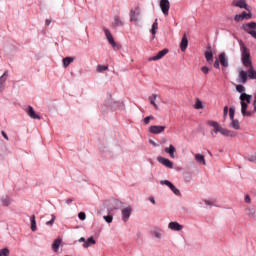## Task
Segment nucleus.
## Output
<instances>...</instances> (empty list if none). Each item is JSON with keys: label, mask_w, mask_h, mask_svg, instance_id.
<instances>
[{"label": "nucleus", "mask_w": 256, "mask_h": 256, "mask_svg": "<svg viewBox=\"0 0 256 256\" xmlns=\"http://www.w3.org/2000/svg\"><path fill=\"white\" fill-rule=\"evenodd\" d=\"M245 19H251V14L243 11L241 14H237L234 16V21L239 23L240 21H245Z\"/></svg>", "instance_id": "obj_10"}, {"label": "nucleus", "mask_w": 256, "mask_h": 256, "mask_svg": "<svg viewBox=\"0 0 256 256\" xmlns=\"http://www.w3.org/2000/svg\"><path fill=\"white\" fill-rule=\"evenodd\" d=\"M165 153H168V155H170L171 159H175V146H173V144H170L169 147H166L164 149Z\"/></svg>", "instance_id": "obj_19"}, {"label": "nucleus", "mask_w": 256, "mask_h": 256, "mask_svg": "<svg viewBox=\"0 0 256 256\" xmlns=\"http://www.w3.org/2000/svg\"><path fill=\"white\" fill-rule=\"evenodd\" d=\"M45 25H51V20L47 19V20L45 21Z\"/></svg>", "instance_id": "obj_51"}, {"label": "nucleus", "mask_w": 256, "mask_h": 256, "mask_svg": "<svg viewBox=\"0 0 256 256\" xmlns=\"http://www.w3.org/2000/svg\"><path fill=\"white\" fill-rule=\"evenodd\" d=\"M229 117L231 121L235 119V108H229Z\"/></svg>", "instance_id": "obj_35"}, {"label": "nucleus", "mask_w": 256, "mask_h": 256, "mask_svg": "<svg viewBox=\"0 0 256 256\" xmlns=\"http://www.w3.org/2000/svg\"><path fill=\"white\" fill-rule=\"evenodd\" d=\"M248 161H250L251 163H256V156L249 157Z\"/></svg>", "instance_id": "obj_45"}, {"label": "nucleus", "mask_w": 256, "mask_h": 256, "mask_svg": "<svg viewBox=\"0 0 256 256\" xmlns=\"http://www.w3.org/2000/svg\"><path fill=\"white\" fill-rule=\"evenodd\" d=\"M195 159L197 163H201L202 165H207V162L205 161V156L202 154H195Z\"/></svg>", "instance_id": "obj_25"}, {"label": "nucleus", "mask_w": 256, "mask_h": 256, "mask_svg": "<svg viewBox=\"0 0 256 256\" xmlns=\"http://www.w3.org/2000/svg\"><path fill=\"white\" fill-rule=\"evenodd\" d=\"M236 91H238V93H241V95H243V93H245V86L239 84L236 86Z\"/></svg>", "instance_id": "obj_32"}, {"label": "nucleus", "mask_w": 256, "mask_h": 256, "mask_svg": "<svg viewBox=\"0 0 256 256\" xmlns=\"http://www.w3.org/2000/svg\"><path fill=\"white\" fill-rule=\"evenodd\" d=\"M166 127L165 126H150L149 127V133H152V135H159L165 131Z\"/></svg>", "instance_id": "obj_8"}, {"label": "nucleus", "mask_w": 256, "mask_h": 256, "mask_svg": "<svg viewBox=\"0 0 256 256\" xmlns=\"http://www.w3.org/2000/svg\"><path fill=\"white\" fill-rule=\"evenodd\" d=\"M148 200H149L150 202H152L153 205H156V203H157V202L155 201V198H154L153 196L149 197Z\"/></svg>", "instance_id": "obj_47"}, {"label": "nucleus", "mask_w": 256, "mask_h": 256, "mask_svg": "<svg viewBox=\"0 0 256 256\" xmlns=\"http://www.w3.org/2000/svg\"><path fill=\"white\" fill-rule=\"evenodd\" d=\"M219 61L222 67H229V59L227 58V54L225 52L219 54Z\"/></svg>", "instance_id": "obj_12"}, {"label": "nucleus", "mask_w": 256, "mask_h": 256, "mask_svg": "<svg viewBox=\"0 0 256 256\" xmlns=\"http://www.w3.org/2000/svg\"><path fill=\"white\" fill-rule=\"evenodd\" d=\"M205 59L209 65L213 64V52L211 51V46L208 47V50L204 53Z\"/></svg>", "instance_id": "obj_17"}, {"label": "nucleus", "mask_w": 256, "mask_h": 256, "mask_svg": "<svg viewBox=\"0 0 256 256\" xmlns=\"http://www.w3.org/2000/svg\"><path fill=\"white\" fill-rule=\"evenodd\" d=\"M189 46V40L187 39V34H184L180 43V49L183 53L187 51V47Z\"/></svg>", "instance_id": "obj_14"}, {"label": "nucleus", "mask_w": 256, "mask_h": 256, "mask_svg": "<svg viewBox=\"0 0 256 256\" xmlns=\"http://www.w3.org/2000/svg\"><path fill=\"white\" fill-rule=\"evenodd\" d=\"M160 8L162 13L165 15V17H167V15H169V9L171 8V3H169V0H161Z\"/></svg>", "instance_id": "obj_7"}, {"label": "nucleus", "mask_w": 256, "mask_h": 256, "mask_svg": "<svg viewBox=\"0 0 256 256\" xmlns=\"http://www.w3.org/2000/svg\"><path fill=\"white\" fill-rule=\"evenodd\" d=\"M162 236H163V234L161 233V231L154 232V237H156L157 239H161Z\"/></svg>", "instance_id": "obj_43"}, {"label": "nucleus", "mask_w": 256, "mask_h": 256, "mask_svg": "<svg viewBox=\"0 0 256 256\" xmlns=\"http://www.w3.org/2000/svg\"><path fill=\"white\" fill-rule=\"evenodd\" d=\"M95 243H97L95 241V238H93V236H91L90 238H88L86 240V243L83 244L84 249H89V247H91V245H95Z\"/></svg>", "instance_id": "obj_22"}, {"label": "nucleus", "mask_w": 256, "mask_h": 256, "mask_svg": "<svg viewBox=\"0 0 256 256\" xmlns=\"http://www.w3.org/2000/svg\"><path fill=\"white\" fill-rule=\"evenodd\" d=\"M229 113V106H225L223 110V117L224 119L227 117V114Z\"/></svg>", "instance_id": "obj_41"}, {"label": "nucleus", "mask_w": 256, "mask_h": 256, "mask_svg": "<svg viewBox=\"0 0 256 256\" xmlns=\"http://www.w3.org/2000/svg\"><path fill=\"white\" fill-rule=\"evenodd\" d=\"M195 109H203V102L199 99H196V103L194 105Z\"/></svg>", "instance_id": "obj_33"}, {"label": "nucleus", "mask_w": 256, "mask_h": 256, "mask_svg": "<svg viewBox=\"0 0 256 256\" xmlns=\"http://www.w3.org/2000/svg\"><path fill=\"white\" fill-rule=\"evenodd\" d=\"M73 61H75V58L72 57H66L63 59V65L64 67H69L70 64L73 63Z\"/></svg>", "instance_id": "obj_27"}, {"label": "nucleus", "mask_w": 256, "mask_h": 256, "mask_svg": "<svg viewBox=\"0 0 256 256\" xmlns=\"http://www.w3.org/2000/svg\"><path fill=\"white\" fill-rule=\"evenodd\" d=\"M201 71H202V73H204V75H209V67L203 66L201 68Z\"/></svg>", "instance_id": "obj_40"}, {"label": "nucleus", "mask_w": 256, "mask_h": 256, "mask_svg": "<svg viewBox=\"0 0 256 256\" xmlns=\"http://www.w3.org/2000/svg\"><path fill=\"white\" fill-rule=\"evenodd\" d=\"M104 220L106 221V223H113V216H104Z\"/></svg>", "instance_id": "obj_39"}, {"label": "nucleus", "mask_w": 256, "mask_h": 256, "mask_svg": "<svg viewBox=\"0 0 256 256\" xmlns=\"http://www.w3.org/2000/svg\"><path fill=\"white\" fill-rule=\"evenodd\" d=\"M157 159L161 163V165H164V167H167L168 169H173V162H171V160L161 156Z\"/></svg>", "instance_id": "obj_13"}, {"label": "nucleus", "mask_w": 256, "mask_h": 256, "mask_svg": "<svg viewBox=\"0 0 256 256\" xmlns=\"http://www.w3.org/2000/svg\"><path fill=\"white\" fill-rule=\"evenodd\" d=\"M162 185H167V187H169L171 189V191H173L174 195H181V192L179 191V189H177L175 187V185H173V183H171V181L169 180H163L161 181Z\"/></svg>", "instance_id": "obj_11"}, {"label": "nucleus", "mask_w": 256, "mask_h": 256, "mask_svg": "<svg viewBox=\"0 0 256 256\" xmlns=\"http://www.w3.org/2000/svg\"><path fill=\"white\" fill-rule=\"evenodd\" d=\"M26 113L30 117V119H41V116L35 113V109H33L32 106H28V108L26 109Z\"/></svg>", "instance_id": "obj_15"}, {"label": "nucleus", "mask_w": 256, "mask_h": 256, "mask_svg": "<svg viewBox=\"0 0 256 256\" xmlns=\"http://www.w3.org/2000/svg\"><path fill=\"white\" fill-rule=\"evenodd\" d=\"M204 203H205L206 205H213V202H211L210 200H204Z\"/></svg>", "instance_id": "obj_50"}, {"label": "nucleus", "mask_w": 256, "mask_h": 256, "mask_svg": "<svg viewBox=\"0 0 256 256\" xmlns=\"http://www.w3.org/2000/svg\"><path fill=\"white\" fill-rule=\"evenodd\" d=\"M10 253L9 248L0 249V256H9Z\"/></svg>", "instance_id": "obj_31"}, {"label": "nucleus", "mask_w": 256, "mask_h": 256, "mask_svg": "<svg viewBox=\"0 0 256 256\" xmlns=\"http://www.w3.org/2000/svg\"><path fill=\"white\" fill-rule=\"evenodd\" d=\"M7 77H9V72L5 71L3 75L0 77V87L5 90V83L7 81Z\"/></svg>", "instance_id": "obj_21"}, {"label": "nucleus", "mask_w": 256, "mask_h": 256, "mask_svg": "<svg viewBox=\"0 0 256 256\" xmlns=\"http://www.w3.org/2000/svg\"><path fill=\"white\" fill-rule=\"evenodd\" d=\"M104 33L108 43L111 44V47L114 49V51H119L121 49V46L115 42V39H113V35L111 34V31H109V29L107 28H104Z\"/></svg>", "instance_id": "obj_4"}, {"label": "nucleus", "mask_w": 256, "mask_h": 256, "mask_svg": "<svg viewBox=\"0 0 256 256\" xmlns=\"http://www.w3.org/2000/svg\"><path fill=\"white\" fill-rule=\"evenodd\" d=\"M157 29H159V23H157V19H156L155 22L152 24V29H151L152 35L157 34Z\"/></svg>", "instance_id": "obj_29"}, {"label": "nucleus", "mask_w": 256, "mask_h": 256, "mask_svg": "<svg viewBox=\"0 0 256 256\" xmlns=\"http://www.w3.org/2000/svg\"><path fill=\"white\" fill-rule=\"evenodd\" d=\"M78 217L80 221H85V219H87V215L85 214V212H80L78 214Z\"/></svg>", "instance_id": "obj_36"}, {"label": "nucleus", "mask_w": 256, "mask_h": 256, "mask_svg": "<svg viewBox=\"0 0 256 256\" xmlns=\"http://www.w3.org/2000/svg\"><path fill=\"white\" fill-rule=\"evenodd\" d=\"M149 101L155 109H159V106L157 105V103H155V101H157V94H152L151 96H149Z\"/></svg>", "instance_id": "obj_24"}, {"label": "nucleus", "mask_w": 256, "mask_h": 256, "mask_svg": "<svg viewBox=\"0 0 256 256\" xmlns=\"http://www.w3.org/2000/svg\"><path fill=\"white\" fill-rule=\"evenodd\" d=\"M55 219H56L55 215H52V219L50 221L46 222V225H48V226L53 225L55 223Z\"/></svg>", "instance_id": "obj_42"}, {"label": "nucleus", "mask_w": 256, "mask_h": 256, "mask_svg": "<svg viewBox=\"0 0 256 256\" xmlns=\"http://www.w3.org/2000/svg\"><path fill=\"white\" fill-rule=\"evenodd\" d=\"M168 227L171 229V231H182L183 229V225L179 224L178 222H170Z\"/></svg>", "instance_id": "obj_18"}, {"label": "nucleus", "mask_w": 256, "mask_h": 256, "mask_svg": "<svg viewBox=\"0 0 256 256\" xmlns=\"http://www.w3.org/2000/svg\"><path fill=\"white\" fill-rule=\"evenodd\" d=\"M153 119H155V117H153V116H148V117L144 118L145 125H149V122L153 121Z\"/></svg>", "instance_id": "obj_38"}, {"label": "nucleus", "mask_w": 256, "mask_h": 256, "mask_svg": "<svg viewBox=\"0 0 256 256\" xmlns=\"http://www.w3.org/2000/svg\"><path fill=\"white\" fill-rule=\"evenodd\" d=\"M30 221H31V231H37V222L35 221V215H32L30 217Z\"/></svg>", "instance_id": "obj_28"}, {"label": "nucleus", "mask_w": 256, "mask_h": 256, "mask_svg": "<svg viewBox=\"0 0 256 256\" xmlns=\"http://www.w3.org/2000/svg\"><path fill=\"white\" fill-rule=\"evenodd\" d=\"M1 202L4 207H9V205H11V198H9V196H4L2 197Z\"/></svg>", "instance_id": "obj_26"}, {"label": "nucleus", "mask_w": 256, "mask_h": 256, "mask_svg": "<svg viewBox=\"0 0 256 256\" xmlns=\"http://www.w3.org/2000/svg\"><path fill=\"white\" fill-rule=\"evenodd\" d=\"M107 69H109V66H105V65H98L96 68V71L98 73H103V71H107Z\"/></svg>", "instance_id": "obj_30"}, {"label": "nucleus", "mask_w": 256, "mask_h": 256, "mask_svg": "<svg viewBox=\"0 0 256 256\" xmlns=\"http://www.w3.org/2000/svg\"><path fill=\"white\" fill-rule=\"evenodd\" d=\"M248 216L249 217H255V209L253 208H247Z\"/></svg>", "instance_id": "obj_37"}, {"label": "nucleus", "mask_w": 256, "mask_h": 256, "mask_svg": "<svg viewBox=\"0 0 256 256\" xmlns=\"http://www.w3.org/2000/svg\"><path fill=\"white\" fill-rule=\"evenodd\" d=\"M130 21L137 22V14L133 10L130 11Z\"/></svg>", "instance_id": "obj_34"}, {"label": "nucleus", "mask_w": 256, "mask_h": 256, "mask_svg": "<svg viewBox=\"0 0 256 256\" xmlns=\"http://www.w3.org/2000/svg\"><path fill=\"white\" fill-rule=\"evenodd\" d=\"M207 125L213 127V131L215 134L221 133L224 137H237V133L235 131L225 129L215 121L210 120L207 122Z\"/></svg>", "instance_id": "obj_2"}, {"label": "nucleus", "mask_w": 256, "mask_h": 256, "mask_svg": "<svg viewBox=\"0 0 256 256\" xmlns=\"http://www.w3.org/2000/svg\"><path fill=\"white\" fill-rule=\"evenodd\" d=\"M241 62L242 65H244L248 70L245 71L243 69H240L238 71V83H242V85H245L247 81H249V79H256V71L253 67V61H251V52L244 44H242Z\"/></svg>", "instance_id": "obj_1"}, {"label": "nucleus", "mask_w": 256, "mask_h": 256, "mask_svg": "<svg viewBox=\"0 0 256 256\" xmlns=\"http://www.w3.org/2000/svg\"><path fill=\"white\" fill-rule=\"evenodd\" d=\"M232 129H235L236 131H239L241 129V125L239 124V120L233 119L231 120V123L229 125Z\"/></svg>", "instance_id": "obj_23"}, {"label": "nucleus", "mask_w": 256, "mask_h": 256, "mask_svg": "<svg viewBox=\"0 0 256 256\" xmlns=\"http://www.w3.org/2000/svg\"><path fill=\"white\" fill-rule=\"evenodd\" d=\"M79 243H86V240H85V237H81L79 240H78Z\"/></svg>", "instance_id": "obj_49"}, {"label": "nucleus", "mask_w": 256, "mask_h": 256, "mask_svg": "<svg viewBox=\"0 0 256 256\" xmlns=\"http://www.w3.org/2000/svg\"><path fill=\"white\" fill-rule=\"evenodd\" d=\"M219 63H220L219 59H216L215 62H214L215 69H219V67H220Z\"/></svg>", "instance_id": "obj_44"}, {"label": "nucleus", "mask_w": 256, "mask_h": 256, "mask_svg": "<svg viewBox=\"0 0 256 256\" xmlns=\"http://www.w3.org/2000/svg\"><path fill=\"white\" fill-rule=\"evenodd\" d=\"M122 213V221L127 223L129 221V217H131V213H133V208L131 206H127L121 210Z\"/></svg>", "instance_id": "obj_6"}, {"label": "nucleus", "mask_w": 256, "mask_h": 256, "mask_svg": "<svg viewBox=\"0 0 256 256\" xmlns=\"http://www.w3.org/2000/svg\"><path fill=\"white\" fill-rule=\"evenodd\" d=\"M66 203L69 205V204L73 203V200L72 199H68V200H66Z\"/></svg>", "instance_id": "obj_52"}, {"label": "nucleus", "mask_w": 256, "mask_h": 256, "mask_svg": "<svg viewBox=\"0 0 256 256\" xmlns=\"http://www.w3.org/2000/svg\"><path fill=\"white\" fill-rule=\"evenodd\" d=\"M2 136L4 137V139H6V141H9V137L7 136V133H5V131H2Z\"/></svg>", "instance_id": "obj_48"}, {"label": "nucleus", "mask_w": 256, "mask_h": 256, "mask_svg": "<svg viewBox=\"0 0 256 256\" xmlns=\"http://www.w3.org/2000/svg\"><path fill=\"white\" fill-rule=\"evenodd\" d=\"M232 7H238L239 9H245L246 11H249L251 7L247 4L246 0H233L231 3Z\"/></svg>", "instance_id": "obj_5"}, {"label": "nucleus", "mask_w": 256, "mask_h": 256, "mask_svg": "<svg viewBox=\"0 0 256 256\" xmlns=\"http://www.w3.org/2000/svg\"><path fill=\"white\" fill-rule=\"evenodd\" d=\"M169 53V49H163L157 53V55L150 57L148 61H159V59H163Z\"/></svg>", "instance_id": "obj_9"}, {"label": "nucleus", "mask_w": 256, "mask_h": 256, "mask_svg": "<svg viewBox=\"0 0 256 256\" xmlns=\"http://www.w3.org/2000/svg\"><path fill=\"white\" fill-rule=\"evenodd\" d=\"M244 200H245V203H251V197L249 195H246Z\"/></svg>", "instance_id": "obj_46"}, {"label": "nucleus", "mask_w": 256, "mask_h": 256, "mask_svg": "<svg viewBox=\"0 0 256 256\" xmlns=\"http://www.w3.org/2000/svg\"><path fill=\"white\" fill-rule=\"evenodd\" d=\"M4 89L0 86V93H3Z\"/></svg>", "instance_id": "obj_53"}, {"label": "nucleus", "mask_w": 256, "mask_h": 256, "mask_svg": "<svg viewBox=\"0 0 256 256\" xmlns=\"http://www.w3.org/2000/svg\"><path fill=\"white\" fill-rule=\"evenodd\" d=\"M125 25V22H123V19H121V16L115 15L114 21L112 23V27H123Z\"/></svg>", "instance_id": "obj_16"}, {"label": "nucleus", "mask_w": 256, "mask_h": 256, "mask_svg": "<svg viewBox=\"0 0 256 256\" xmlns=\"http://www.w3.org/2000/svg\"><path fill=\"white\" fill-rule=\"evenodd\" d=\"M61 243H63V240L61 238H57L56 240H54V242L52 243V249L55 253H57L59 251V247H61Z\"/></svg>", "instance_id": "obj_20"}, {"label": "nucleus", "mask_w": 256, "mask_h": 256, "mask_svg": "<svg viewBox=\"0 0 256 256\" xmlns=\"http://www.w3.org/2000/svg\"><path fill=\"white\" fill-rule=\"evenodd\" d=\"M241 29L248 33V35H251L253 39H256V22L245 23L241 26Z\"/></svg>", "instance_id": "obj_3"}]
</instances>
